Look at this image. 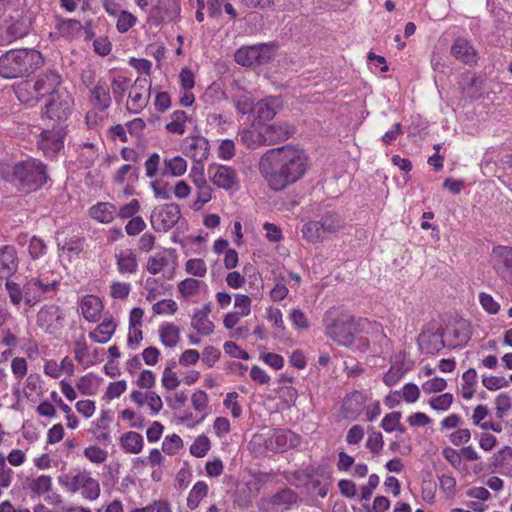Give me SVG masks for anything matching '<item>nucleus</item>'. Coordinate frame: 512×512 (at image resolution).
I'll use <instances>...</instances> for the list:
<instances>
[{
	"label": "nucleus",
	"instance_id": "obj_49",
	"mask_svg": "<svg viewBox=\"0 0 512 512\" xmlns=\"http://www.w3.org/2000/svg\"><path fill=\"white\" fill-rule=\"evenodd\" d=\"M185 271L195 277H204L207 273V266L203 259L193 258L185 263Z\"/></svg>",
	"mask_w": 512,
	"mask_h": 512
},
{
	"label": "nucleus",
	"instance_id": "obj_33",
	"mask_svg": "<svg viewBox=\"0 0 512 512\" xmlns=\"http://www.w3.org/2000/svg\"><path fill=\"white\" fill-rule=\"evenodd\" d=\"M115 329L116 324L113 319L105 318L89 336L94 342L104 344L111 339Z\"/></svg>",
	"mask_w": 512,
	"mask_h": 512
},
{
	"label": "nucleus",
	"instance_id": "obj_62",
	"mask_svg": "<svg viewBox=\"0 0 512 512\" xmlns=\"http://www.w3.org/2000/svg\"><path fill=\"white\" fill-rule=\"evenodd\" d=\"M155 314H174L177 311V304L172 299H164L155 303L152 307Z\"/></svg>",
	"mask_w": 512,
	"mask_h": 512
},
{
	"label": "nucleus",
	"instance_id": "obj_58",
	"mask_svg": "<svg viewBox=\"0 0 512 512\" xmlns=\"http://www.w3.org/2000/svg\"><path fill=\"white\" fill-rule=\"evenodd\" d=\"M453 402V395L444 393L439 396L431 398L429 404L434 410L445 411L450 408Z\"/></svg>",
	"mask_w": 512,
	"mask_h": 512
},
{
	"label": "nucleus",
	"instance_id": "obj_23",
	"mask_svg": "<svg viewBox=\"0 0 512 512\" xmlns=\"http://www.w3.org/2000/svg\"><path fill=\"white\" fill-rule=\"evenodd\" d=\"M366 400V396L359 391L347 395L342 404V414L344 418L355 420L363 412Z\"/></svg>",
	"mask_w": 512,
	"mask_h": 512
},
{
	"label": "nucleus",
	"instance_id": "obj_12",
	"mask_svg": "<svg viewBox=\"0 0 512 512\" xmlns=\"http://www.w3.org/2000/svg\"><path fill=\"white\" fill-rule=\"evenodd\" d=\"M180 216L181 212L178 204L166 203L153 210L150 222L156 231L167 232L176 225Z\"/></svg>",
	"mask_w": 512,
	"mask_h": 512
},
{
	"label": "nucleus",
	"instance_id": "obj_63",
	"mask_svg": "<svg viewBox=\"0 0 512 512\" xmlns=\"http://www.w3.org/2000/svg\"><path fill=\"white\" fill-rule=\"evenodd\" d=\"M495 409L498 418H502L511 409V398L507 393H501L496 397Z\"/></svg>",
	"mask_w": 512,
	"mask_h": 512
},
{
	"label": "nucleus",
	"instance_id": "obj_38",
	"mask_svg": "<svg viewBox=\"0 0 512 512\" xmlns=\"http://www.w3.org/2000/svg\"><path fill=\"white\" fill-rule=\"evenodd\" d=\"M301 232L303 237L311 243L322 242L326 236L320 221H309L305 223Z\"/></svg>",
	"mask_w": 512,
	"mask_h": 512
},
{
	"label": "nucleus",
	"instance_id": "obj_24",
	"mask_svg": "<svg viewBox=\"0 0 512 512\" xmlns=\"http://www.w3.org/2000/svg\"><path fill=\"white\" fill-rule=\"evenodd\" d=\"M282 108V100L277 96H270L257 102L254 106V113L259 121L266 122L274 118Z\"/></svg>",
	"mask_w": 512,
	"mask_h": 512
},
{
	"label": "nucleus",
	"instance_id": "obj_34",
	"mask_svg": "<svg viewBox=\"0 0 512 512\" xmlns=\"http://www.w3.org/2000/svg\"><path fill=\"white\" fill-rule=\"evenodd\" d=\"M118 271L124 273H134L138 268L136 255L131 250L121 251L116 254Z\"/></svg>",
	"mask_w": 512,
	"mask_h": 512
},
{
	"label": "nucleus",
	"instance_id": "obj_6",
	"mask_svg": "<svg viewBox=\"0 0 512 512\" xmlns=\"http://www.w3.org/2000/svg\"><path fill=\"white\" fill-rule=\"evenodd\" d=\"M58 481L67 491L80 492L82 497L89 501L96 500L100 496L99 481L87 470L78 471L75 475L60 476Z\"/></svg>",
	"mask_w": 512,
	"mask_h": 512
},
{
	"label": "nucleus",
	"instance_id": "obj_47",
	"mask_svg": "<svg viewBox=\"0 0 512 512\" xmlns=\"http://www.w3.org/2000/svg\"><path fill=\"white\" fill-rule=\"evenodd\" d=\"M129 86V80L123 76H117L112 79L111 88L114 99L117 103H121L124 98V94Z\"/></svg>",
	"mask_w": 512,
	"mask_h": 512
},
{
	"label": "nucleus",
	"instance_id": "obj_10",
	"mask_svg": "<svg viewBox=\"0 0 512 512\" xmlns=\"http://www.w3.org/2000/svg\"><path fill=\"white\" fill-rule=\"evenodd\" d=\"M73 99L66 90L51 93L45 105V116L57 124H63L71 113Z\"/></svg>",
	"mask_w": 512,
	"mask_h": 512
},
{
	"label": "nucleus",
	"instance_id": "obj_28",
	"mask_svg": "<svg viewBox=\"0 0 512 512\" xmlns=\"http://www.w3.org/2000/svg\"><path fill=\"white\" fill-rule=\"evenodd\" d=\"M14 91L18 100L22 103L38 101L41 97H43L42 93L38 91L36 81L26 80L20 82L14 87Z\"/></svg>",
	"mask_w": 512,
	"mask_h": 512
},
{
	"label": "nucleus",
	"instance_id": "obj_8",
	"mask_svg": "<svg viewBox=\"0 0 512 512\" xmlns=\"http://www.w3.org/2000/svg\"><path fill=\"white\" fill-rule=\"evenodd\" d=\"M274 53L273 43L241 47L235 53V61L242 66L264 65L273 58Z\"/></svg>",
	"mask_w": 512,
	"mask_h": 512
},
{
	"label": "nucleus",
	"instance_id": "obj_1",
	"mask_svg": "<svg viewBox=\"0 0 512 512\" xmlns=\"http://www.w3.org/2000/svg\"><path fill=\"white\" fill-rule=\"evenodd\" d=\"M307 167L304 151L290 145L267 150L258 164L260 174L274 191H281L296 183Z\"/></svg>",
	"mask_w": 512,
	"mask_h": 512
},
{
	"label": "nucleus",
	"instance_id": "obj_39",
	"mask_svg": "<svg viewBox=\"0 0 512 512\" xmlns=\"http://www.w3.org/2000/svg\"><path fill=\"white\" fill-rule=\"evenodd\" d=\"M188 116L185 111L176 110L170 115V121L166 124V129L172 134L182 135L186 131V122Z\"/></svg>",
	"mask_w": 512,
	"mask_h": 512
},
{
	"label": "nucleus",
	"instance_id": "obj_37",
	"mask_svg": "<svg viewBox=\"0 0 512 512\" xmlns=\"http://www.w3.org/2000/svg\"><path fill=\"white\" fill-rule=\"evenodd\" d=\"M241 142L247 146V148L255 149L259 146L266 145L264 140L263 129L258 131L254 128L243 129L240 133Z\"/></svg>",
	"mask_w": 512,
	"mask_h": 512
},
{
	"label": "nucleus",
	"instance_id": "obj_13",
	"mask_svg": "<svg viewBox=\"0 0 512 512\" xmlns=\"http://www.w3.org/2000/svg\"><path fill=\"white\" fill-rule=\"evenodd\" d=\"M66 135L63 124H55L52 129H45L41 132L38 139V148L47 157H54L64 147V137Z\"/></svg>",
	"mask_w": 512,
	"mask_h": 512
},
{
	"label": "nucleus",
	"instance_id": "obj_2",
	"mask_svg": "<svg viewBox=\"0 0 512 512\" xmlns=\"http://www.w3.org/2000/svg\"><path fill=\"white\" fill-rule=\"evenodd\" d=\"M325 334L340 346L351 348L355 352L365 353L370 342L364 336L366 319L355 318L353 315L338 308L329 309L323 318Z\"/></svg>",
	"mask_w": 512,
	"mask_h": 512
},
{
	"label": "nucleus",
	"instance_id": "obj_4",
	"mask_svg": "<svg viewBox=\"0 0 512 512\" xmlns=\"http://www.w3.org/2000/svg\"><path fill=\"white\" fill-rule=\"evenodd\" d=\"M47 180V166L38 159L28 158L17 162L12 168L11 181L23 191H35Z\"/></svg>",
	"mask_w": 512,
	"mask_h": 512
},
{
	"label": "nucleus",
	"instance_id": "obj_27",
	"mask_svg": "<svg viewBox=\"0 0 512 512\" xmlns=\"http://www.w3.org/2000/svg\"><path fill=\"white\" fill-rule=\"evenodd\" d=\"M18 267L16 250L7 245L0 249V274L1 277H9Z\"/></svg>",
	"mask_w": 512,
	"mask_h": 512
},
{
	"label": "nucleus",
	"instance_id": "obj_21",
	"mask_svg": "<svg viewBox=\"0 0 512 512\" xmlns=\"http://www.w3.org/2000/svg\"><path fill=\"white\" fill-rule=\"evenodd\" d=\"M458 84L462 93L472 100L479 99L483 95L485 80L481 76L469 72L464 73Z\"/></svg>",
	"mask_w": 512,
	"mask_h": 512
},
{
	"label": "nucleus",
	"instance_id": "obj_17",
	"mask_svg": "<svg viewBox=\"0 0 512 512\" xmlns=\"http://www.w3.org/2000/svg\"><path fill=\"white\" fill-rule=\"evenodd\" d=\"M182 152L195 163L202 164L209 157L210 145L203 136H189L182 142Z\"/></svg>",
	"mask_w": 512,
	"mask_h": 512
},
{
	"label": "nucleus",
	"instance_id": "obj_44",
	"mask_svg": "<svg viewBox=\"0 0 512 512\" xmlns=\"http://www.w3.org/2000/svg\"><path fill=\"white\" fill-rule=\"evenodd\" d=\"M202 281L186 278L178 284V291L184 298L195 296L200 291Z\"/></svg>",
	"mask_w": 512,
	"mask_h": 512
},
{
	"label": "nucleus",
	"instance_id": "obj_45",
	"mask_svg": "<svg viewBox=\"0 0 512 512\" xmlns=\"http://www.w3.org/2000/svg\"><path fill=\"white\" fill-rule=\"evenodd\" d=\"M137 23V17L129 11L122 10L117 16L116 29L119 33L128 32Z\"/></svg>",
	"mask_w": 512,
	"mask_h": 512
},
{
	"label": "nucleus",
	"instance_id": "obj_32",
	"mask_svg": "<svg viewBox=\"0 0 512 512\" xmlns=\"http://www.w3.org/2000/svg\"><path fill=\"white\" fill-rule=\"evenodd\" d=\"M116 215V207L108 202H100L90 208V216L100 223H110Z\"/></svg>",
	"mask_w": 512,
	"mask_h": 512
},
{
	"label": "nucleus",
	"instance_id": "obj_30",
	"mask_svg": "<svg viewBox=\"0 0 512 512\" xmlns=\"http://www.w3.org/2000/svg\"><path fill=\"white\" fill-rule=\"evenodd\" d=\"M60 82L61 77L55 71H47L39 75L36 80L38 91H40L43 96L46 94L51 95V93L60 91V89H57Z\"/></svg>",
	"mask_w": 512,
	"mask_h": 512
},
{
	"label": "nucleus",
	"instance_id": "obj_3",
	"mask_svg": "<svg viewBox=\"0 0 512 512\" xmlns=\"http://www.w3.org/2000/svg\"><path fill=\"white\" fill-rule=\"evenodd\" d=\"M43 63L42 54L35 49H12L0 57V76L6 79L25 77Z\"/></svg>",
	"mask_w": 512,
	"mask_h": 512
},
{
	"label": "nucleus",
	"instance_id": "obj_22",
	"mask_svg": "<svg viewBox=\"0 0 512 512\" xmlns=\"http://www.w3.org/2000/svg\"><path fill=\"white\" fill-rule=\"evenodd\" d=\"M57 246L62 252L79 255L85 245V238L79 234H70L67 230H62L57 234Z\"/></svg>",
	"mask_w": 512,
	"mask_h": 512
},
{
	"label": "nucleus",
	"instance_id": "obj_43",
	"mask_svg": "<svg viewBox=\"0 0 512 512\" xmlns=\"http://www.w3.org/2000/svg\"><path fill=\"white\" fill-rule=\"evenodd\" d=\"M191 326L203 336L211 335L214 331V323L206 315L196 311L191 318Z\"/></svg>",
	"mask_w": 512,
	"mask_h": 512
},
{
	"label": "nucleus",
	"instance_id": "obj_31",
	"mask_svg": "<svg viewBox=\"0 0 512 512\" xmlns=\"http://www.w3.org/2000/svg\"><path fill=\"white\" fill-rule=\"evenodd\" d=\"M163 164L164 167L161 171V175L164 177H179L184 175L187 171V162L181 156L165 158Z\"/></svg>",
	"mask_w": 512,
	"mask_h": 512
},
{
	"label": "nucleus",
	"instance_id": "obj_48",
	"mask_svg": "<svg viewBox=\"0 0 512 512\" xmlns=\"http://www.w3.org/2000/svg\"><path fill=\"white\" fill-rule=\"evenodd\" d=\"M234 103H235V107H236L237 111L242 115H245L247 113H250L251 111H254V106H255L254 99L250 95V93L244 92V93L238 95L234 99Z\"/></svg>",
	"mask_w": 512,
	"mask_h": 512
},
{
	"label": "nucleus",
	"instance_id": "obj_9",
	"mask_svg": "<svg viewBox=\"0 0 512 512\" xmlns=\"http://www.w3.org/2000/svg\"><path fill=\"white\" fill-rule=\"evenodd\" d=\"M444 332L437 321L425 324L418 335L417 344L421 353L435 355L445 347Z\"/></svg>",
	"mask_w": 512,
	"mask_h": 512
},
{
	"label": "nucleus",
	"instance_id": "obj_15",
	"mask_svg": "<svg viewBox=\"0 0 512 512\" xmlns=\"http://www.w3.org/2000/svg\"><path fill=\"white\" fill-rule=\"evenodd\" d=\"M63 313L56 305H45L37 313V324L46 333L57 334L64 326Z\"/></svg>",
	"mask_w": 512,
	"mask_h": 512
},
{
	"label": "nucleus",
	"instance_id": "obj_59",
	"mask_svg": "<svg viewBox=\"0 0 512 512\" xmlns=\"http://www.w3.org/2000/svg\"><path fill=\"white\" fill-rule=\"evenodd\" d=\"M440 489L447 497H454L456 494V480L451 475L439 476Z\"/></svg>",
	"mask_w": 512,
	"mask_h": 512
},
{
	"label": "nucleus",
	"instance_id": "obj_25",
	"mask_svg": "<svg viewBox=\"0 0 512 512\" xmlns=\"http://www.w3.org/2000/svg\"><path fill=\"white\" fill-rule=\"evenodd\" d=\"M193 184L196 188V197L190 204V208L194 211H199L212 199L213 189L206 180L205 175L200 174V176L194 179Z\"/></svg>",
	"mask_w": 512,
	"mask_h": 512
},
{
	"label": "nucleus",
	"instance_id": "obj_16",
	"mask_svg": "<svg viewBox=\"0 0 512 512\" xmlns=\"http://www.w3.org/2000/svg\"><path fill=\"white\" fill-rule=\"evenodd\" d=\"M58 284L56 280L51 283H46L40 278L28 280L23 286L25 303L30 307L34 306L40 302L47 293L56 290Z\"/></svg>",
	"mask_w": 512,
	"mask_h": 512
},
{
	"label": "nucleus",
	"instance_id": "obj_60",
	"mask_svg": "<svg viewBox=\"0 0 512 512\" xmlns=\"http://www.w3.org/2000/svg\"><path fill=\"white\" fill-rule=\"evenodd\" d=\"M238 394L236 392L228 393L223 402L226 409L230 410L234 418H239L242 414V408L237 401Z\"/></svg>",
	"mask_w": 512,
	"mask_h": 512
},
{
	"label": "nucleus",
	"instance_id": "obj_52",
	"mask_svg": "<svg viewBox=\"0 0 512 512\" xmlns=\"http://www.w3.org/2000/svg\"><path fill=\"white\" fill-rule=\"evenodd\" d=\"M482 385L490 390L496 391L509 386V380L504 376H483Z\"/></svg>",
	"mask_w": 512,
	"mask_h": 512
},
{
	"label": "nucleus",
	"instance_id": "obj_54",
	"mask_svg": "<svg viewBox=\"0 0 512 512\" xmlns=\"http://www.w3.org/2000/svg\"><path fill=\"white\" fill-rule=\"evenodd\" d=\"M5 287L12 304L15 306H19V304L24 299L23 287L21 288L18 283L9 280L6 281Z\"/></svg>",
	"mask_w": 512,
	"mask_h": 512
},
{
	"label": "nucleus",
	"instance_id": "obj_20",
	"mask_svg": "<svg viewBox=\"0 0 512 512\" xmlns=\"http://www.w3.org/2000/svg\"><path fill=\"white\" fill-rule=\"evenodd\" d=\"M89 101L91 106L98 111H106L111 105L110 86L106 79L100 78L93 88L90 89Z\"/></svg>",
	"mask_w": 512,
	"mask_h": 512
},
{
	"label": "nucleus",
	"instance_id": "obj_11",
	"mask_svg": "<svg viewBox=\"0 0 512 512\" xmlns=\"http://www.w3.org/2000/svg\"><path fill=\"white\" fill-rule=\"evenodd\" d=\"M490 263L497 277L512 286V247H494L490 254Z\"/></svg>",
	"mask_w": 512,
	"mask_h": 512
},
{
	"label": "nucleus",
	"instance_id": "obj_57",
	"mask_svg": "<svg viewBox=\"0 0 512 512\" xmlns=\"http://www.w3.org/2000/svg\"><path fill=\"white\" fill-rule=\"evenodd\" d=\"M168 265V259L162 255H155L148 259L146 269L150 274H158Z\"/></svg>",
	"mask_w": 512,
	"mask_h": 512
},
{
	"label": "nucleus",
	"instance_id": "obj_29",
	"mask_svg": "<svg viewBox=\"0 0 512 512\" xmlns=\"http://www.w3.org/2000/svg\"><path fill=\"white\" fill-rule=\"evenodd\" d=\"M102 307L101 300L94 295H86L80 304L83 317L90 322L98 320Z\"/></svg>",
	"mask_w": 512,
	"mask_h": 512
},
{
	"label": "nucleus",
	"instance_id": "obj_61",
	"mask_svg": "<svg viewBox=\"0 0 512 512\" xmlns=\"http://www.w3.org/2000/svg\"><path fill=\"white\" fill-rule=\"evenodd\" d=\"M191 402L196 411L205 412L208 408L209 398L205 391L197 390L192 394Z\"/></svg>",
	"mask_w": 512,
	"mask_h": 512
},
{
	"label": "nucleus",
	"instance_id": "obj_36",
	"mask_svg": "<svg viewBox=\"0 0 512 512\" xmlns=\"http://www.w3.org/2000/svg\"><path fill=\"white\" fill-rule=\"evenodd\" d=\"M159 334L161 343L169 348L175 347L180 339V329L173 323L162 325Z\"/></svg>",
	"mask_w": 512,
	"mask_h": 512
},
{
	"label": "nucleus",
	"instance_id": "obj_64",
	"mask_svg": "<svg viewBox=\"0 0 512 512\" xmlns=\"http://www.w3.org/2000/svg\"><path fill=\"white\" fill-rule=\"evenodd\" d=\"M146 228V223L140 216L131 218L125 226V231L129 236H136Z\"/></svg>",
	"mask_w": 512,
	"mask_h": 512
},
{
	"label": "nucleus",
	"instance_id": "obj_46",
	"mask_svg": "<svg viewBox=\"0 0 512 512\" xmlns=\"http://www.w3.org/2000/svg\"><path fill=\"white\" fill-rule=\"evenodd\" d=\"M29 487L37 495L47 493L52 488V478L48 475H40L32 479Z\"/></svg>",
	"mask_w": 512,
	"mask_h": 512
},
{
	"label": "nucleus",
	"instance_id": "obj_7",
	"mask_svg": "<svg viewBox=\"0 0 512 512\" xmlns=\"http://www.w3.org/2000/svg\"><path fill=\"white\" fill-rule=\"evenodd\" d=\"M299 500L298 494L291 488H283L276 493L262 497L257 502L259 512H286Z\"/></svg>",
	"mask_w": 512,
	"mask_h": 512
},
{
	"label": "nucleus",
	"instance_id": "obj_14",
	"mask_svg": "<svg viewBox=\"0 0 512 512\" xmlns=\"http://www.w3.org/2000/svg\"><path fill=\"white\" fill-rule=\"evenodd\" d=\"M150 88L148 79L137 78L129 91L127 109L134 113L142 111L149 102Z\"/></svg>",
	"mask_w": 512,
	"mask_h": 512
},
{
	"label": "nucleus",
	"instance_id": "obj_41",
	"mask_svg": "<svg viewBox=\"0 0 512 512\" xmlns=\"http://www.w3.org/2000/svg\"><path fill=\"white\" fill-rule=\"evenodd\" d=\"M325 235L334 234L344 228V221L336 213H327L320 220Z\"/></svg>",
	"mask_w": 512,
	"mask_h": 512
},
{
	"label": "nucleus",
	"instance_id": "obj_35",
	"mask_svg": "<svg viewBox=\"0 0 512 512\" xmlns=\"http://www.w3.org/2000/svg\"><path fill=\"white\" fill-rule=\"evenodd\" d=\"M120 444L126 452L137 454L142 450L144 442L139 433L130 431L121 436Z\"/></svg>",
	"mask_w": 512,
	"mask_h": 512
},
{
	"label": "nucleus",
	"instance_id": "obj_53",
	"mask_svg": "<svg viewBox=\"0 0 512 512\" xmlns=\"http://www.w3.org/2000/svg\"><path fill=\"white\" fill-rule=\"evenodd\" d=\"M84 456L92 463L102 464L107 460L108 452L98 446H89L84 449Z\"/></svg>",
	"mask_w": 512,
	"mask_h": 512
},
{
	"label": "nucleus",
	"instance_id": "obj_56",
	"mask_svg": "<svg viewBox=\"0 0 512 512\" xmlns=\"http://www.w3.org/2000/svg\"><path fill=\"white\" fill-rule=\"evenodd\" d=\"M13 470L6 465V458L0 452V487L7 488L11 485Z\"/></svg>",
	"mask_w": 512,
	"mask_h": 512
},
{
	"label": "nucleus",
	"instance_id": "obj_5",
	"mask_svg": "<svg viewBox=\"0 0 512 512\" xmlns=\"http://www.w3.org/2000/svg\"><path fill=\"white\" fill-rule=\"evenodd\" d=\"M299 444V437L290 430L278 429L267 434H255L249 446L259 455L267 452H284Z\"/></svg>",
	"mask_w": 512,
	"mask_h": 512
},
{
	"label": "nucleus",
	"instance_id": "obj_40",
	"mask_svg": "<svg viewBox=\"0 0 512 512\" xmlns=\"http://www.w3.org/2000/svg\"><path fill=\"white\" fill-rule=\"evenodd\" d=\"M462 385L460 388L461 396L464 399H471L475 393V386L477 384V372L474 368H470L462 375Z\"/></svg>",
	"mask_w": 512,
	"mask_h": 512
},
{
	"label": "nucleus",
	"instance_id": "obj_19",
	"mask_svg": "<svg viewBox=\"0 0 512 512\" xmlns=\"http://www.w3.org/2000/svg\"><path fill=\"white\" fill-rule=\"evenodd\" d=\"M210 179L214 185L224 190L232 189L238 184V175L235 169L226 165H210Z\"/></svg>",
	"mask_w": 512,
	"mask_h": 512
},
{
	"label": "nucleus",
	"instance_id": "obj_42",
	"mask_svg": "<svg viewBox=\"0 0 512 512\" xmlns=\"http://www.w3.org/2000/svg\"><path fill=\"white\" fill-rule=\"evenodd\" d=\"M208 494V485L203 481H198L194 484L187 497V506L194 510L196 509L201 500Z\"/></svg>",
	"mask_w": 512,
	"mask_h": 512
},
{
	"label": "nucleus",
	"instance_id": "obj_18",
	"mask_svg": "<svg viewBox=\"0 0 512 512\" xmlns=\"http://www.w3.org/2000/svg\"><path fill=\"white\" fill-rule=\"evenodd\" d=\"M450 53L457 61L468 66L476 65L479 59L474 45L465 37H457L454 40Z\"/></svg>",
	"mask_w": 512,
	"mask_h": 512
},
{
	"label": "nucleus",
	"instance_id": "obj_26",
	"mask_svg": "<svg viewBox=\"0 0 512 512\" xmlns=\"http://www.w3.org/2000/svg\"><path fill=\"white\" fill-rule=\"evenodd\" d=\"M266 145L287 140L293 134V128L287 123H275L263 128Z\"/></svg>",
	"mask_w": 512,
	"mask_h": 512
},
{
	"label": "nucleus",
	"instance_id": "obj_50",
	"mask_svg": "<svg viewBox=\"0 0 512 512\" xmlns=\"http://www.w3.org/2000/svg\"><path fill=\"white\" fill-rule=\"evenodd\" d=\"M210 449V440L205 435H200L190 446V453L198 458L204 457Z\"/></svg>",
	"mask_w": 512,
	"mask_h": 512
},
{
	"label": "nucleus",
	"instance_id": "obj_51",
	"mask_svg": "<svg viewBox=\"0 0 512 512\" xmlns=\"http://www.w3.org/2000/svg\"><path fill=\"white\" fill-rule=\"evenodd\" d=\"M183 447V441L180 436L172 434L166 436L162 443V450L168 455H174Z\"/></svg>",
	"mask_w": 512,
	"mask_h": 512
},
{
	"label": "nucleus",
	"instance_id": "obj_55",
	"mask_svg": "<svg viewBox=\"0 0 512 512\" xmlns=\"http://www.w3.org/2000/svg\"><path fill=\"white\" fill-rule=\"evenodd\" d=\"M289 319L297 330H307L309 328L307 316L300 308L291 310Z\"/></svg>",
	"mask_w": 512,
	"mask_h": 512
}]
</instances>
